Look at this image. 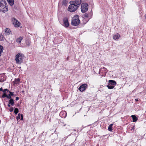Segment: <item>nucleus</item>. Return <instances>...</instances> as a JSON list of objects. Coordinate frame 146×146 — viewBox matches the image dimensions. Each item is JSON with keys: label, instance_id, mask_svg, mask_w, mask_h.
Instances as JSON below:
<instances>
[{"label": "nucleus", "instance_id": "7c9ffc66", "mask_svg": "<svg viewBox=\"0 0 146 146\" xmlns=\"http://www.w3.org/2000/svg\"><path fill=\"white\" fill-rule=\"evenodd\" d=\"M102 69H104V70H105L106 71V73L107 72L108 70H107V69L106 68H105L104 67H103Z\"/></svg>", "mask_w": 146, "mask_h": 146}, {"label": "nucleus", "instance_id": "412c9836", "mask_svg": "<svg viewBox=\"0 0 146 146\" xmlns=\"http://www.w3.org/2000/svg\"><path fill=\"white\" fill-rule=\"evenodd\" d=\"M107 86L108 89H113L114 87V86L110 84H108L107 85Z\"/></svg>", "mask_w": 146, "mask_h": 146}, {"label": "nucleus", "instance_id": "1a4fd4ad", "mask_svg": "<svg viewBox=\"0 0 146 146\" xmlns=\"http://www.w3.org/2000/svg\"><path fill=\"white\" fill-rule=\"evenodd\" d=\"M64 26L65 27H69V24L68 20L67 17H65L63 19Z\"/></svg>", "mask_w": 146, "mask_h": 146}, {"label": "nucleus", "instance_id": "7ed1b4c3", "mask_svg": "<svg viewBox=\"0 0 146 146\" xmlns=\"http://www.w3.org/2000/svg\"><path fill=\"white\" fill-rule=\"evenodd\" d=\"M24 58V56L23 54L21 53L17 54L15 56V59L17 64H21L23 62Z\"/></svg>", "mask_w": 146, "mask_h": 146}, {"label": "nucleus", "instance_id": "6e6552de", "mask_svg": "<svg viewBox=\"0 0 146 146\" xmlns=\"http://www.w3.org/2000/svg\"><path fill=\"white\" fill-rule=\"evenodd\" d=\"M82 2L81 0H75V1H71L70 2V3H73L76 6H79Z\"/></svg>", "mask_w": 146, "mask_h": 146}, {"label": "nucleus", "instance_id": "58836bf2", "mask_svg": "<svg viewBox=\"0 0 146 146\" xmlns=\"http://www.w3.org/2000/svg\"><path fill=\"white\" fill-rule=\"evenodd\" d=\"M133 128L132 127V129L134 128V126H133Z\"/></svg>", "mask_w": 146, "mask_h": 146}, {"label": "nucleus", "instance_id": "c85d7f7f", "mask_svg": "<svg viewBox=\"0 0 146 146\" xmlns=\"http://www.w3.org/2000/svg\"><path fill=\"white\" fill-rule=\"evenodd\" d=\"M4 81V79L2 77H0V82H2Z\"/></svg>", "mask_w": 146, "mask_h": 146}, {"label": "nucleus", "instance_id": "f8f14e48", "mask_svg": "<svg viewBox=\"0 0 146 146\" xmlns=\"http://www.w3.org/2000/svg\"><path fill=\"white\" fill-rule=\"evenodd\" d=\"M92 14H91L90 15L87 13H85L83 15V17H85L86 18H88L90 17V18H89V19L88 20V21H87V22L89 20V19L91 18V17L92 16Z\"/></svg>", "mask_w": 146, "mask_h": 146}, {"label": "nucleus", "instance_id": "aec40b11", "mask_svg": "<svg viewBox=\"0 0 146 146\" xmlns=\"http://www.w3.org/2000/svg\"><path fill=\"white\" fill-rule=\"evenodd\" d=\"M120 36V35L119 34H117L116 35H114L113 36V38L114 40H117L119 39V37Z\"/></svg>", "mask_w": 146, "mask_h": 146}, {"label": "nucleus", "instance_id": "cd10ccee", "mask_svg": "<svg viewBox=\"0 0 146 146\" xmlns=\"http://www.w3.org/2000/svg\"><path fill=\"white\" fill-rule=\"evenodd\" d=\"M26 44L28 46H30L31 44V42L29 41H26Z\"/></svg>", "mask_w": 146, "mask_h": 146}, {"label": "nucleus", "instance_id": "c756f323", "mask_svg": "<svg viewBox=\"0 0 146 146\" xmlns=\"http://www.w3.org/2000/svg\"><path fill=\"white\" fill-rule=\"evenodd\" d=\"M13 110H14L13 108L12 107H11V108H10L9 111L10 112H12L13 111Z\"/></svg>", "mask_w": 146, "mask_h": 146}, {"label": "nucleus", "instance_id": "4be33fe9", "mask_svg": "<svg viewBox=\"0 0 146 146\" xmlns=\"http://www.w3.org/2000/svg\"><path fill=\"white\" fill-rule=\"evenodd\" d=\"M113 125V124H110L108 126V130L110 131H112V126Z\"/></svg>", "mask_w": 146, "mask_h": 146}, {"label": "nucleus", "instance_id": "72a5a7b5", "mask_svg": "<svg viewBox=\"0 0 146 146\" xmlns=\"http://www.w3.org/2000/svg\"><path fill=\"white\" fill-rule=\"evenodd\" d=\"M64 111H61L60 114V116L62 114H63L64 113Z\"/></svg>", "mask_w": 146, "mask_h": 146}, {"label": "nucleus", "instance_id": "a878e982", "mask_svg": "<svg viewBox=\"0 0 146 146\" xmlns=\"http://www.w3.org/2000/svg\"><path fill=\"white\" fill-rule=\"evenodd\" d=\"M19 109L17 108H15L14 110V113L16 115L19 112Z\"/></svg>", "mask_w": 146, "mask_h": 146}, {"label": "nucleus", "instance_id": "2f4dec72", "mask_svg": "<svg viewBox=\"0 0 146 146\" xmlns=\"http://www.w3.org/2000/svg\"><path fill=\"white\" fill-rule=\"evenodd\" d=\"M19 99V98L18 97H17L15 98V100L16 101H18Z\"/></svg>", "mask_w": 146, "mask_h": 146}, {"label": "nucleus", "instance_id": "f03ea898", "mask_svg": "<svg viewBox=\"0 0 146 146\" xmlns=\"http://www.w3.org/2000/svg\"><path fill=\"white\" fill-rule=\"evenodd\" d=\"M79 16L77 15H75L72 20L71 25L74 26L78 25L80 23V20L79 18Z\"/></svg>", "mask_w": 146, "mask_h": 146}, {"label": "nucleus", "instance_id": "9d476101", "mask_svg": "<svg viewBox=\"0 0 146 146\" xmlns=\"http://www.w3.org/2000/svg\"><path fill=\"white\" fill-rule=\"evenodd\" d=\"M9 94H8V95L7 94L5 97L7 100L9 99V98H12L11 96H15L13 92L9 91Z\"/></svg>", "mask_w": 146, "mask_h": 146}, {"label": "nucleus", "instance_id": "a211bd4d", "mask_svg": "<svg viewBox=\"0 0 146 146\" xmlns=\"http://www.w3.org/2000/svg\"><path fill=\"white\" fill-rule=\"evenodd\" d=\"M23 38L22 37L20 36L18 38L16 39V42L18 43H20Z\"/></svg>", "mask_w": 146, "mask_h": 146}, {"label": "nucleus", "instance_id": "393cba45", "mask_svg": "<svg viewBox=\"0 0 146 146\" xmlns=\"http://www.w3.org/2000/svg\"><path fill=\"white\" fill-rule=\"evenodd\" d=\"M20 80L19 78L15 79V84H18L19 83Z\"/></svg>", "mask_w": 146, "mask_h": 146}, {"label": "nucleus", "instance_id": "ddd939ff", "mask_svg": "<svg viewBox=\"0 0 146 146\" xmlns=\"http://www.w3.org/2000/svg\"><path fill=\"white\" fill-rule=\"evenodd\" d=\"M16 119L17 120L19 119H20L21 120H23V115L22 114L19 113L17 116L16 117Z\"/></svg>", "mask_w": 146, "mask_h": 146}, {"label": "nucleus", "instance_id": "bb28decb", "mask_svg": "<svg viewBox=\"0 0 146 146\" xmlns=\"http://www.w3.org/2000/svg\"><path fill=\"white\" fill-rule=\"evenodd\" d=\"M5 38L2 34H0V40H4Z\"/></svg>", "mask_w": 146, "mask_h": 146}, {"label": "nucleus", "instance_id": "0eeeda50", "mask_svg": "<svg viewBox=\"0 0 146 146\" xmlns=\"http://www.w3.org/2000/svg\"><path fill=\"white\" fill-rule=\"evenodd\" d=\"M88 87V85L86 84H82L78 88V90L81 92L85 91Z\"/></svg>", "mask_w": 146, "mask_h": 146}, {"label": "nucleus", "instance_id": "dca6fc26", "mask_svg": "<svg viewBox=\"0 0 146 146\" xmlns=\"http://www.w3.org/2000/svg\"><path fill=\"white\" fill-rule=\"evenodd\" d=\"M131 117L133 118V122H136L138 119L137 118L135 115H132L131 116Z\"/></svg>", "mask_w": 146, "mask_h": 146}, {"label": "nucleus", "instance_id": "4c0bfd02", "mask_svg": "<svg viewBox=\"0 0 146 146\" xmlns=\"http://www.w3.org/2000/svg\"><path fill=\"white\" fill-rule=\"evenodd\" d=\"M145 19H146V14L145 15Z\"/></svg>", "mask_w": 146, "mask_h": 146}, {"label": "nucleus", "instance_id": "20e7f679", "mask_svg": "<svg viewBox=\"0 0 146 146\" xmlns=\"http://www.w3.org/2000/svg\"><path fill=\"white\" fill-rule=\"evenodd\" d=\"M70 5H69L68 9V11L71 12L75 11L78 8V6H76L73 3H70Z\"/></svg>", "mask_w": 146, "mask_h": 146}, {"label": "nucleus", "instance_id": "6ab92c4d", "mask_svg": "<svg viewBox=\"0 0 146 146\" xmlns=\"http://www.w3.org/2000/svg\"><path fill=\"white\" fill-rule=\"evenodd\" d=\"M11 6H13L14 3V0H7Z\"/></svg>", "mask_w": 146, "mask_h": 146}, {"label": "nucleus", "instance_id": "39448f33", "mask_svg": "<svg viewBox=\"0 0 146 146\" xmlns=\"http://www.w3.org/2000/svg\"><path fill=\"white\" fill-rule=\"evenodd\" d=\"M88 4L87 3H82L81 6V11L82 13H85L88 10Z\"/></svg>", "mask_w": 146, "mask_h": 146}, {"label": "nucleus", "instance_id": "9b49d317", "mask_svg": "<svg viewBox=\"0 0 146 146\" xmlns=\"http://www.w3.org/2000/svg\"><path fill=\"white\" fill-rule=\"evenodd\" d=\"M9 91L7 89H5L3 90V94L2 95V97L3 98H5V96L7 94V93L6 92H9Z\"/></svg>", "mask_w": 146, "mask_h": 146}, {"label": "nucleus", "instance_id": "b1692460", "mask_svg": "<svg viewBox=\"0 0 146 146\" xmlns=\"http://www.w3.org/2000/svg\"><path fill=\"white\" fill-rule=\"evenodd\" d=\"M3 47L2 46L0 45V56H1V52L3 51Z\"/></svg>", "mask_w": 146, "mask_h": 146}, {"label": "nucleus", "instance_id": "c9c22d12", "mask_svg": "<svg viewBox=\"0 0 146 146\" xmlns=\"http://www.w3.org/2000/svg\"><path fill=\"white\" fill-rule=\"evenodd\" d=\"M135 100L136 101H138V99H135Z\"/></svg>", "mask_w": 146, "mask_h": 146}, {"label": "nucleus", "instance_id": "f3484780", "mask_svg": "<svg viewBox=\"0 0 146 146\" xmlns=\"http://www.w3.org/2000/svg\"><path fill=\"white\" fill-rule=\"evenodd\" d=\"M5 35H7L9 34L10 30L8 28H6L5 29Z\"/></svg>", "mask_w": 146, "mask_h": 146}, {"label": "nucleus", "instance_id": "2eb2a0df", "mask_svg": "<svg viewBox=\"0 0 146 146\" xmlns=\"http://www.w3.org/2000/svg\"><path fill=\"white\" fill-rule=\"evenodd\" d=\"M109 84L114 86L116 85V82L115 80H110L109 81Z\"/></svg>", "mask_w": 146, "mask_h": 146}, {"label": "nucleus", "instance_id": "423d86ee", "mask_svg": "<svg viewBox=\"0 0 146 146\" xmlns=\"http://www.w3.org/2000/svg\"><path fill=\"white\" fill-rule=\"evenodd\" d=\"M11 21L12 23L15 27H20V23L15 18H12Z\"/></svg>", "mask_w": 146, "mask_h": 146}, {"label": "nucleus", "instance_id": "473e14b6", "mask_svg": "<svg viewBox=\"0 0 146 146\" xmlns=\"http://www.w3.org/2000/svg\"><path fill=\"white\" fill-rule=\"evenodd\" d=\"M3 90L2 87L0 88V92L2 91L3 92Z\"/></svg>", "mask_w": 146, "mask_h": 146}, {"label": "nucleus", "instance_id": "f257e3e1", "mask_svg": "<svg viewBox=\"0 0 146 146\" xmlns=\"http://www.w3.org/2000/svg\"><path fill=\"white\" fill-rule=\"evenodd\" d=\"M7 3L5 0H0V12L5 13L8 11Z\"/></svg>", "mask_w": 146, "mask_h": 146}, {"label": "nucleus", "instance_id": "5701e85b", "mask_svg": "<svg viewBox=\"0 0 146 146\" xmlns=\"http://www.w3.org/2000/svg\"><path fill=\"white\" fill-rule=\"evenodd\" d=\"M67 0H63L62 1V5L66 6L67 4Z\"/></svg>", "mask_w": 146, "mask_h": 146}, {"label": "nucleus", "instance_id": "e433bc0d", "mask_svg": "<svg viewBox=\"0 0 146 146\" xmlns=\"http://www.w3.org/2000/svg\"><path fill=\"white\" fill-rule=\"evenodd\" d=\"M62 123H63V124H64V126H65V125H66V124H64V123L62 122Z\"/></svg>", "mask_w": 146, "mask_h": 146}, {"label": "nucleus", "instance_id": "4468645a", "mask_svg": "<svg viewBox=\"0 0 146 146\" xmlns=\"http://www.w3.org/2000/svg\"><path fill=\"white\" fill-rule=\"evenodd\" d=\"M9 103L10 104L11 106H13L14 105L15 103L14 102V100L12 98H9Z\"/></svg>", "mask_w": 146, "mask_h": 146}, {"label": "nucleus", "instance_id": "f704fd0d", "mask_svg": "<svg viewBox=\"0 0 146 146\" xmlns=\"http://www.w3.org/2000/svg\"><path fill=\"white\" fill-rule=\"evenodd\" d=\"M8 106L9 107H10L11 106L10 104H9V103L8 104Z\"/></svg>", "mask_w": 146, "mask_h": 146}]
</instances>
